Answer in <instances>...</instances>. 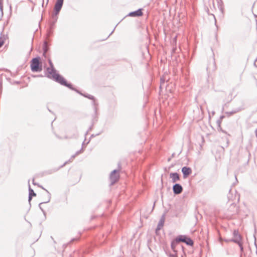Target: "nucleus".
<instances>
[{
  "label": "nucleus",
  "instance_id": "obj_28",
  "mask_svg": "<svg viewBox=\"0 0 257 257\" xmlns=\"http://www.w3.org/2000/svg\"><path fill=\"white\" fill-rule=\"evenodd\" d=\"M48 2V0H47V3Z\"/></svg>",
  "mask_w": 257,
  "mask_h": 257
},
{
  "label": "nucleus",
  "instance_id": "obj_26",
  "mask_svg": "<svg viewBox=\"0 0 257 257\" xmlns=\"http://www.w3.org/2000/svg\"><path fill=\"white\" fill-rule=\"evenodd\" d=\"M33 184L34 185H36V184L35 183V182H34V179H33Z\"/></svg>",
  "mask_w": 257,
  "mask_h": 257
},
{
  "label": "nucleus",
  "instance_id": "obj_5",
  "mask_svg": "<svg viewBox=\"0 0 257 257\" xmlns=\"http://www.w3.org/2000/svg\"><path fill=\"white\" fill-rule=\"evenodd\" d=\"M173 191L175 194H179L183 191L182 186L179 184H175L173 186Z\"/></svg>",
  "mask_w": 257,
  "mask_h": 257
},
{
  "label": "nucleus",
  "instance_id": "obj_15",
  "mask_svg": "<svg viewBox=\"0 0 257 257\" xmlns=\"http://www.w3.org/2000/svg\"><path fill=\"white\" fill-rule=\"evenodd\" d=\"M186 235H180L176 237V238L177 240L178 241L179 243L180 242H185V239H186Z\"/></svg>",
  "mask_w": 257,
  "mask_h": 257
},
{
  "label": "nucleus",
  "instance_id": "obj_1",
  "mask_svg": "<svg viewBox=\"0 0 257 257\" xmlns=\"http://www.w3.org/2000/svg\"><path fill=\"white\" fill-rule=\"evenodd\" d=\"M49 62L50 67L47 69L48 77L55 80L56 82L68 87L70 89H73L71 84L68 83L62 76L56 73V70L54 69L53 63L50 60H49Z\"/></svg>",
  "mask_w": 257,
  "mask_h": 257
},
{
  "label": "nucleus",
  "instance_id": "obj_23",
  "mask_svg": "<svg viewBox=\"0 0 257 257\" xmlns=\"http://www.w3.org/2000/svg\"><path fill=\"white\" fill-rule=\"evenodd\" d=\"M164 82H165V79L161 78V83L162 84L163 83H164Z\"/></svg>",
  "mask_w": 257,
  "mask_h": 257
},
{
  "label": "nucleus",
  "instance_id": "obj_3",
  "mask_svg": "<svg viewBox=\"0 0 257 257\" xmlns=\"http://www.w3.org/2000/svg\"><path fill=\"white\" fill-rule=\"evenodd\" d=\"M31 68L33 72H40L42 70V68L40 66L39 58L37 57L32 59Z\"/></svg>",
  "mask_w": 257,
  "mask_h": 257
},
{
  "label": "nucleus",
  "instance_id": "obj_11",
  "mask_svg": "<svg viewBox=\"0 0 257 257\" xmlns=\"http://www.w3.org/2000/svg\"><path fill=\"white\" fill-rule=\"evenodd\" d=\"M39 186L41 188H42L43 189H44L47 192V199H45L43 202H41V203H40L39 206H40L42 204L47 203L50 201V199H51V194L47 190L45 189L42 186ZM40 207L41 208V207Z\"/></svg>",
  "mask_w": 257,
  "mask_h": 257
},
{
  "label": "nucleus",
  "instance_id": "obj_18",
  "mask_svg": "<svg viewBox=\"0 0 257 257\" xmlns=\"http://www.w3.org/2000/svg\"><path fill=\"white\" fill-rule=\"evenodd\" d=\"M93 100L92 101V105L94 107V109L96 111L97 110V106L98 105L95 98L94 97V99H92Z\"/></svg>",
  "mask_w": 257,
  "mask_h": 257
},
{
  "label": "nucleus",
  "instance_id": "obj_12",
  "mask_svg": "<svg viewBox=\"0 0 257 257\" xmlns=\"http://www.w3.org/2000/svg\"><path fill=\"white\" fill-rule=\"evenodd\" d=\"M143 15V12L141 9H139L137 11L130 13L128 14L129 16L131 17H139Z\"/></svg>",
  "mask_w": 257,
  "mask_h": 257
},
{
  "label": "nucleus",
  "instance_id": "obj_8",
  "mask_svg": "<svg viewBox=\"0 0 257 257\" xmlns=\"http://www.w3.org/2000/svg\"><path fill=\"white\" fill-rule=\"evenodd\" d=\"M169 175L173 183H175L180 180V177L177 173H171Z\"/></svg>",
  "mask_w": 257,
  "mask_h": 257
},
{
  "label": "nucleus",
  "instance_id": "obj_21",
  "mask_svg": "<svg viewBox=\"0 0 257 257\" xmlns=\"http://www.w3.org/2000/svg\"><path fill=\"white\" fill-rule=\"evenodd\" d=\"M4 41L3 39L0 38V48L4 45Z\"/></svg>",
  "mask_w": 257,
  "mask_h": 257
},
{
  "label": "nucleus",
  "instance_id": "obj_22",
  "mask_svg": "<svg viewBox=\"0 0 257 257\" xmlns=\"http://www.w3.org/2000/svg\"><path fill=\"white\" fill-rule=\"evenodd\" d=\"M0 10L1 12L2 16H3V6H0Z\"/></svg>",
  "mask_w": 257,
  "mask_h": 257
},
{
  "label": "nucleus",
  "instance_id": "obj_7",
  "mask_svg": "<svg viewBox=\"0 0 257 257\" xmlns=\"http://www.w3.org/2000/svg\"><path fill=\"white\" fill-rule=\"evenodd\" d=\"M182 172L183 174L184 178H186L189 175L192 173V169L189 167H183L182 168Z\"/></svg>",
  "mask_w": 257,
  "mask_h": 257
},
{
  "label": "nucleus",
  "instance_id": "obj_13",
  "mask_svg": "<svg viewBox=\"0 0 257 257\" xmlns=\"http://www.w3.org/2000/svg\"><path fill=\"white\" fill-rule=\"evenodd\" d=\"M29 201L30 202L33 196H35L36 194L34 192L33 190L31 188L30 184L29 185Z\"/></svg>",
  "mask_w": 257,
  "mask_h": 257
},
{
  "label": "nucleus",
  "instance_id": "obj_25",
  "mask_svg": "<svg viewBox=\"0 0 257 257\" xmlns=\"http://www.w3.org/2000/svg\"><path fill=\"white\" fill-rule=\"evenodd\" d=\"M3 0H0V6H3Z\"/></svg>",
  "mask_w": 257,
  "mask_h": 257
},
{
  "label": "nucleus",
  "instance_id": "obj_24",
  "mask_svg": "<svg viewBox=\"0 0 257 257\" xmlns=\"http://www.w3.org/2000/svg\"><path fill=\"white\" fill-rule=\"evenodd\" d=\"M68 162V161H66L63 165H62L61 166V167H63V166H64L66 164H67Z\"/></svg>",
  "mask_w": 257,
  "mask_h": 257
},
{
  "label": "nucleus",
  "instance_id": "obj_14",
  "mask_svg": "<svg viewBox=\"0 0 257 257\" xmlns=\"http://www.w3.org/2000/svg\"><path fill=\"white\" fill-rule=\"evenodd\" d=\"M72 88H73V89H72V90H74L76 91L77 92L79 93L81 95H83L84 97H85L86 98H89L90 99H91V100L92 99H94V97L93 96L91 95L90 94H83L82 93L80 92L78 90L75 89L74 88L72 87Z\"/></svg>",
  "mask_w": 257,
  "mask_h": 257
},
{
  "label": "nucleus",
  "instance_id": "obj_19",
  "mask_svg": "<svg viewBox=\"0 0 257 257\" xmlns=\"http://www.w3.org/2000/svg\"><path fill=\"white\" fill-rule=\"evenodd\" d=\"M47 44L46 42H45L43 46L44 54H45L48 51V48L47 46Z\"/></svg>",
  "mask_w": 257,
  "mask_h": 257
},
{
  "label": "nucleus",
  "instance_id": "obj_16",
  "mask_svg": "<svg viewBox=\"0 0 257 257\" xmlns=\"http://www.w3.org/2000/svg\"><path fill=\"white\" fill-rule=\"evenodd\" d=\"M186 244L189 245L191 246L193 245V240H192L190 238L186 236L185 242Z\"/></svg>",
  "mask_w": 257,
  "mask_h": 257
},
{
  "label": "nucleus",
  "instance_id": "obj_4",
  "mask_svg": "<svg viewBox=\"0 0 257 257\" xmlns=\"http://www.w3.org/2000/svg\"><path fill=\"white\" fill-rule=\"evenodd\" d=\"M64 0H57L54 6V13L53 14V19L57 20V16L59 13L63 4Z\"/></svg>",
  "mask_w": 257,
  "mask_h": 257
},
{
  "label": "nucleus",
  "instance_id": "obj_6",
  "mask_svg": "<svg viewBox=\"0 0 257 257\" xmlns=\"http://www.w3.org/2000/svg\"><path fill=\"white\" fill-rule=\"evenodd\" d=\"M171 248L173 250L174 252H177V250H176V248L178 246L181 247L182 248H183V246L180 245V243H179L178 241L177 240L176 237L175 239H174L173 240H172L171 242Z\"/></svg>",
  "mask_w": 257,
  "mask_h": 257
},
{
  "label": "nucleus",
  "instance_id": "obj_20",
  "mask_svg": "<svg viewBox=\"0 0 257 257\" xmlns=\"http://www.w3.org/2000/svg\"><path fill=\"white\" fill-rule=\"evenodd\" d=\"M167 255L169 256V257H178L177 256V252H174V253H167Z\"/></svg>",
  "mask_w": 257,
  "mask_h": 257
},
{
  "label": "nucleus",
  "instance_id": "obj_17",
  "mask_svg": "<svg viewBox=\"0 0 257 257\" xmlns=\"http://www.w3.org/2000/svg\"><path fill=\"white\" fill-rule=\"evenodd\" d=\"M83 152V148H81V149L80 151H77L75 155L71 156V159L69 160V161L71 162V160L73 159L76 156L78 155L79 154H80V153H81Z\"/></svg>",
  "mask_w": 257,
  "mask_h": 257
},
{
  "label": "nucleus",
  "instance_id": "obj_10",
  "mask_svg": "<svg viewBox=\"0 0 257 257\" xmlns=\"http://www.w3.org/2000/svg\"><path fill=\"white\" fill-rule=\"evenodd\" d=\"M165 214H163L159 223H158V224L157 225V227L156 228V231H157L158 230H159L161 229V228L164 225V222H165Z\"/></svg>",
  "mask_w": 257,
  "mask_h": 257
},
{
  "label": "nucleus",
  "instance_id": "obj_27",
  "mask_svg": "<svg viewBox=\"0 0 257 257\" xmlns=\"http://www.w3.org/2000/svg\"><path fill=\"white\" fill-rule=\"evenodd\" d=\"M33 184L34 185H36V184L35 183V182H34V179H33Z\"/></svg>",
  "mask_w": 257,
  "mask_h": 257
},
{
  "label": "nucleus",
  "instance_id": "obj_2",
  "mask_svg": "<svg viewBox=\"0 0 257 257\" xmlns=\"http://www.w3.org/2000/svg\"><path fill=\"white\" fill-rule=\"evenodd\" d=\"M120 170V165L118 164V169L114 170L112 171L109 176V179L111 182V184L113 185L116 183L119 178V174L118 172Z\"/></svg>",
  "mask_w": 257,
  "mask_h": 257
},
{
  "label": "nucleus",
  "instance_id": "obj_9",
  "mask_svg": "<svg viewBox=\"0 0 257 257\" xmlns=\"http://www.w3.org/2000/svg\"><path fill=\"white\" fill-rule=\"evenodd\" d=\"M234 239L233 241L238 243H240L241 240V237L240 235L239 234L238 231L235 230L233 232Z\"/></svg>",
  "mask_w": 257,
  "mask_h": 257
}]
</instances>
